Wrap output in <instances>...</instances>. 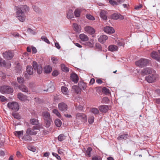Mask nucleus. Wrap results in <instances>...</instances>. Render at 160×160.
<instances>
[{
	"label": "nucleus",
	"mask_w": 160,
	"mask_h": 160,
	"mask_svg": "<svg viewBox=\"0 0 160 160\" xmlns=\"http://www.w3.org/2000/svg\"><path fill=\"white\" fill-rule=\"evenodd\" d=\"M73 28L75 31L78 32L81 30L80 26L76 23L73 24Z\"/></svg>",
	"instance_id": "nucleus-35"
},
{
	"label": "nucleus",
	"mask_w": 160,
	"mask_h": 160,
	"mask_svg": "<svg viewBox=\"0 0 160 160\" xmlns=\"http://www.w3.org/2000/svg\"><path fill=\"white\" fill-rule=\"evenodd\" d=\"M22 138L23 140L27 142H30L32 140V137L27 134L24 135Z\"/></svg>",
	"instance_id": "nucleus-31"
},
{
	"label": "nucleus",
	"mask_w": 160,
	"mask_h": 160,
	"mask_svg": "<svg viewBox=\"0 0 160 160\" xmlns=\"http://www.w3.org/2000/svg\"><path fill=\"white\" fill-rule=\"evenodd\" d=\"M73 11L72 10H69L67 14V17L68 18L71 19L73 17Z\"/></svg>",
	"instance_id": "nucleus-33"
},
{
	"label": "nucleus",
	"mask_w": 160,
	"mask_h": 160,
	"mask_svg": "<svg viewBox=\"0 0 160 160\" xmlns=\"http://www.w3.org/2000/svg\"><path fill=\"white\" fill-rule=\"evenodd\" d=\"M109 100L107 97H105L103 98L101 101V103H108L109 102Z\"/></svg>",
	"instance_id": "nucleus-44"
},
{
	"label": "nucleus",
	"mask_w": 160,
	"mask_h": 160,
	"mask_svg": "<svg viewBox=\"0 0 160 160\" xmlns=\"http://www.w3.org/2000/svg\"><path fill=\"white\" fill-rule=\"evenodd\" d=\"M76 119L77 121L85 123L87 122L86 115L84 113H78L76 114Z\"/></svg>",
	"instance_id": "nucleus-3"
},
{
	"label": "nucleus",
	"mask_w": 160,
	"mask_h": 160,
	"mask_svg": "<svg viewBox=\"0 0 160 160\" xmlns=\"http://www.w3.org/2000/svg\"><path fill=\"white\" fill-rule=\"evenodd\" d=\"M18 82L19 83H23L24 82V79L21 77H18L17 78Z\"/></svg>",
	"instance_id": "nucleus-52"
},
{
	"label": "nucleus",
	"mask_w": 160,
	"mask_h": 160,
	"mask_svg": "<svg viewBox=\"0 0 160 160\" xmlns=\"http://www.w3.org/2000/svg\"><path fill=\"white\" fill-rule=\"evenodd\" d=\"M27 72L29 75H32L33 73V68L31 66H28L27 68Z\"/></svg>",
	"instance_id": "nucleus-29"
},
{
	"label": "nucleus",
	"mask_w": 160,
	"mask_h": 160,
	"mask_svg": "<svg viewBox=\"0 0 160 160\" xmlns=\"http://www.w3.org/2000/svg\"><path fill=\"white\" fill-rule=\"evenodd\" d=\"M65 137L63 134H61L58 136V140L60 141H62L65 139Z\"/></svg>",
	"instance_id": "nucleus-46"
},
{
	"label": "nucleus",
	"mask_w": 160,
	"mask_h": 160,
	"mask_svg": "<svg viewBox=\"0 0 160 160\" xmlns=\"http://www.w3.org/2000/svg\"><path fill=\"white\" fill-rule=\"evenodd\" d=\"M37 132L35 131L32 128L31 129L30 128H28L26 132V134L29 135H36L37 134Z\"/></svg>",
	"instance_id": "nucleus-20"
},
{
	"label": "nucleus",
	"mask_w": 160,
	"mask_h": 160,
	"mask_svg": "<svg viewBox=\"0 0 160 160\" xmlns=\"http://www.w3.org/2000/svg\"><path fill=\"white\" fill-rule=\"evenodd\" d=\"M103 30L107 34L113 33L115 32L114 29L112 27L106 26L104 28Z\"/></svg>",
	"instance_id": "nucleus-11"
},
{
	"label": "nucleus",
	"mask_w": 160,
	"mask_h": 160,
	"mask_svg": "<svg viewBox=\"0 0 160 160\" xmlns=\"http://www.w3.org/2000/svg\"><path fill=\"white\" fill-rule=\"evenodd\" d=\"M30 122L33 125L38 124H39L38 120L35 118H32L30 119Z\"/></svg>",
	"instance_id": "nucleus-34"
},
{
	"label": "nucleus",
	"mask_w": 160,
	"mask_h": 160,
	"mask_svg": "<svg viewBox=\"0 0 160 160\" xmlns=\"http://www.w3.org/2000/svg\"><path fill=\"white\" fill-rule=\"evenodd\" d=\"M92 160H101L100 157H98L96 156L93 157L92 158Z\"/></svg>",
	"instance_id": "nucleus-62"
},
{
	"label": "nucleus",
	"mask_w": 160,
	"mask_h": 160,
	"mask_svg": "<svg viewBox=\"0 0 160 160\" xmlns=\"http://www.w3.org/2000/svg\"><path fill=\"white\" fill-rule=\"evenodd\" d=\"M84 30L87 32L91 34H94L95 32L94 29L90 26L85 27Z\"/></svg>",
	"instance_id": "nucleus-12"
},
{
	"label": "nucleus",
	"mask_w": 160,
	"mask_h": 160,
	"mask_svg": "<svg viewBox=\"0 0 160 160\" xmlns=\"http://www.w3.org/2000/svg\"><path fill=\"white\" fill-rule=\"evenodd\" d=\"M72 90L74 91L77 94H79L81 92V89L79 87V86L74 85L72 86Z\"/></svg>",
	"instance_id": "nucleus-24"
},
{
	"label": "nucleus",
	"mask_w": 160,
	"mask_h": 160,
	"mask_svg": "<svg viewBox=\"0 0 160 160\" xmlns=\"http://www.w3.org/2000/svg\"><path fill=\"white\" fill-rule=\"evenodd\" d=\"M33 68L35 71H36L38 74H41L42 72V65L40 64H38L37 63L34 61L32 65Z\"/></svg>",
	"instance_id": "nucleus-5"
},
{
	"label": "nucleus",
	"mask_w": 160,
	"mask_h": 160,
	"mask_svg": "<svg viewBox=\"0 0 160 160\" xmlns=\"http://www.w3.org/2000/svg\"><path fill=\"white\" fill-rule=\"evenodd\" d=\"M52 112L53 113L55 114L57 117L60 118L61 117V114L59 112L58 110L56 109H54L52 110Z\"/></svg>",
	"instance_id": "nucleus-45"
},
{
	"label": "nucleus",
	"mask_w": 160,
	"mask_h": 160,
	"mask_svg": "<svg viewBox=\"0 0 160 160\" xmlns=\"http://www.w3.org/2000/svg\"><path fill=\"white\" fill-rule=\"evenodd\" d=\"M51 60L53 64H56L58 63V60L56 58L54 57L52 58Z\"/></svg>",
	"instance_id": "nucleus-58"
},
{
	"label": "nucleus",
	"mask_w": 160,
	"mask_h": 160,
	"mask_svg": "<svg viewBox=\"0 0 160 160\" xmlns=\"http://www.w3.org/2000/svg\"><path fill=\"white\" fill-rule=\"evenodd\" d=\"M108 37L106 35H102L98 38V41L102 43H104L108 39Z\"/></svg>",
	"instance_id": "nucleus-19"
},
{
	"label": "nucleus",
	"mask_w": 160,
	"mask_h": 160,
	"mask_svg": "<svg viewBox=\"0 0 160 160\" xmlns=\"http://www.w3.org/2000/svg\"><path fill=\"white\" fill-rule=\"evenodd\" d=\"M98 108L100 112L106 113L108 111L109 107L108 105H103L99 106Z\"/></svg>",
	"instance_id": "nucleus-13"
},
{
	"label": "nucleus",
	"mask_w": 160,
	"mask_h": 160,
	"mask_svg": "<svg viewBox=\"0 0 160 160\" xmlns=\"http://www.w3.org/2000/svg\"><path fill=\"white\" fill-rule=\"evenodd\" d=\"M23 130L15 131L14 132L15 135L19 138H20V137H21V136L23 134Z\"/></svg>",
	"instance_id": "nucleus-37"
},
{
	"label": "nucleus",
	"mask_w": 160,
	"mask_h": 160,
	"mask_svg": "<svg viewBox=\"0 0 160 160\" xmlns=\"http://www.w3.org/2000/svg\"><path fill=\"white\" fill-rule=\"evenodd\" d=\"M102 91L106 94H108L110 92L109 89L105 87H104L102 88Z\"/></svg>",
	"instance_id": "nucleus-54"
},
{
	"label": "nucleus",
	"mask_w": 160,
	"mask_h": 160,
	"mask_svg": "<svg viewBox=\"0 0 160 160\" xmlns=\"http://www.w3.org/2000/svg\"><path fill=\"white\" fill-rule=\"evenodd\" d=\"M42 116L44 120L50 119H51L50 114L48 112H43L42 113Z\"/></svg>",
	"instance_id": "nucleus-28"
},
{
	"label": "nucleus",
	"mask_w": 160,
	"mask_h": 160,
	"mask_svg": "<svg viewBox=\"0 0 160 160\" xmlns=\"http://www.w3.org/2000/svg\"><path fill=\"white\" fill-rule=\"evenodd\" d=\"M35 125V126H34L32 128L35 131L36 130H39L41 127V125L40 123L38 124H36Z\"/></svg>",
	"instance_id": "nucleus-50"
},
{
	"label": "nucleus",
	"mask_w": 160,
	"mask_h": 160,
	"mask_svg": "<svg viewBox=\"0 0 160 160\" xmlns=\"http://www.w3.org/2000/svg\"><path fill=\"white\" fill-rule=\"evenodd\" d=\"M17 11L16 12V17L21 22H23L26 19V16L24 13L28 11V7L26 5H20L16 7Z\"/></svg>",
	"instance_id": "nucleus-1"
},
{
	"label": "nucleus",
	"mask_w": 160,
	"mask_h": 160,
	"mask_svg": "<svg viewBox=\"0 0 160 160\" xmlns=\"http://www.w3.org/2000/svg\"><path fill=\"white\" fill-rule=\"evenodd\" d=\"M96 47L99 50H101L102 49V47L100 45L99 43H97L95 44Z\"/></svg>",
	"instance_id": "nucleus-60"
},
{
	"label": "nucleus",
	"mask_w": 160,
	"mask_h": 160,
	"mask_svg": "<svg viewBox=\"0 0 160 160\" xmlns=\"http://www.w3.org/2000/svg\"><path fill=\"white\" fill-rule=\"evenodd\" d=\"M157 75L155 73L149 75L145 77L146 80L149 83H152L154 82L156 80Z\"/></svg>",
	"instance_id": "nucleus-7"
},
{
	"label": "nucleus",
	"mask_w": 160,
	"mask_h": 160,
	"mask_svg": "<svg viewBox=\"0 0 160 160\" xmlns=\"http://www.w3.org/2000/svg\"><path fill=\"white\" fill-rule=\"evenodd\" d=\"M7 100L6 98L3 96H0V101L2 102H4Z\"/></svg>",
	"instance_id": "nucleus-57"
},
{
	"label": "nucleus",
	"mask_w": 160,
	"mask_h": 160,
	"mask_svg": "<svg viewBox=\"0 0 160 160\" xmlns=\"http://www.w3.org/2000/svg\"><path fill=\"white\" fill-rule=\"evenodd\" d=\"M58 108L59 109L62 111H65L68 109L67 105L63 102L59 103L58 104Z\"/></svg>",
	"instance_id": "nucleus-10"
},
{
	"label": "nucleus",
	"mask_w": 160,
	"mask_h": 160,
	"mask_svg": "<svg viewBox=\"0 0 160 160\" xmlns=\"http://www.w3.org/2000/svg\"><path fill=\"white\" fill-rule=\"evenodd\" d=\"M108 50L111 52L117 51L118 50V47L115 45H111L109 46Z\"/></svg>",
	"instance_id": "nucleus-26"
},
{
	"label": "nucleus",
	"mask_w": 160,
	"mask_h": 160,
	"mask_svg": "<svg viewBox=\"0 0 160 160\" xmlns=\"http://www.w3.org/2000/svg\"><path fill=\"white\" fill-rule=\"evenodd\" d=\"M8 107L10 109L17 111L19 109V106L16 102H9L8 104Z\"/></svg>",
	"instance_id": "nucleus-6"
},
{
	"label": "nucleus",
	"mask_w": 160,
	"mask_h": 160,
	"mask_svg": "<svg viewBox=\"0 0 160 160\" xmlns=\"http://www.w3.org/2000/svg\"><path fill=\"white\" fill-rule=\"evenodd\" d=\"M109 2L110 4L112 5H118L119 4H121L122 2H124V0H117L115 1L113 0H109Z\"/></svg>",
	"instance_id": "nucleus-17"
},
{
	"label": "nucleus",
	"mask_w": 160,
	"mask_h": 160,
	"mask_svg": "<svg viewBox=\"0 0 160 160\" xmlns=\"http://www.w3.org/2000/svg\"><path fill=\"white\" fill-rule=\"evenodd\" d=\"M91 112L94 115L98 114L99 113V111L96 108H93L91 109Z\"/></svg>",
	"instance_id": "nucleus-40"
},
{
	"label": "nucleus",
	"mask_w": 160,
	"mask_h": 160,
	"mask_svg": "<svg viewBox=\"0 0 160 160\" xmlns=\"http://www.w3.org/2000/svg\"><path fill=\"white\" fill-rule=\"evenodd\" d=\"M11 66L10 62L8 61L7 63L2 58L0 59V66L3 67L7 68H9Z\"/></svg>",
	"instance_id": "nucleus-9"
},
{
	"label": "nucleus",
	"mask_w": 160,
	"mask_h": 160,
	"mask_svg": "<svg viewBox=\"0 0 160 160\" xmlns=\"http://www.w3.org/2000/svg\"><path fill=\"white\" fill-rule=\"evenodd\" d=\"M92 150V148L90 147H89L87 149L85 153V155L87 157H91V153Z\"/></svg>",
	"instance_id": "nucleus-36"
},
{
	"label": "nucleus",
	"mask_w": 160,
	"mask_h": 160,
	"mask_svg": "<svg viewBox=\"0 0 160 160\" xmlns=\"http://www.w3.org/2000/svg\"><path fill=\"white\" fill-rule=\"evenodd\" d=\"M151 57L157 61L160 62V57L157 52H153L151 54Z\"/></svg>",
	"instance_id": "nucleus-16"
},
{
	"label": "nucleus",
	"mask_w": 160,
	"mask_h": 160,
	"mask_svg": "<svg viewBox=\"0 0 160 160\" xmlns=\"http://www.w3.org/2000/svg\"><path fill=\"white\" fill-rule=\"evenodd\" d=\"M128 135V134L122 135L118 137V139L120 141L126 140L127 138Z\"/></svg>",
	"instance_id": "nucleus-39"
},
{
	"label": "nucleus",
	"mask_w": 160,
	"mask_h": 160,
	"mask_svg": "<svg viewBox=\"0 0 160 160\" xmlns=\"http://www.w3.org/2000/svg\"><path fill=\"white\" fill-rule=\"evenodd\" d=\"M45 127L47 128L49 127L51 125V122L52 121L51 119H50L45 120Z\"/></svg>",
	"instance_id": "nucleus-42"
},
{
	"label": "nucleus",
	"mask_w": 160,
	"mask_h": 160,
	"mask_svg": "<svg viewBox=\"0 0 160 160\" xmlns=\"http://www.w3.org/2000/svg\"><path fill=\"white\" fill-rule=\"evenodd\" d=\"M86 17L87 18L91 20H93L95 19L90 14L86 15Z\"/></svg>",
	"instance_id": "nucleus-51"
},
{
	"label": "nucleus",
	"mask_w": 160,
	"mask_h": 160,
	"mask_svg": "<svg viewBox=\"0 0 160 160\" xmlns=\"http://www.w3.org/2000/svg\"><path fill=\"white\" fill-rule=\"evenodd\" d=\"M59 74V72L56 70H54L52 73V75L54 76H57Z\"/></svg>",
	"instance_id": "nucleus-59"
},
{
	"label": "nucleus",
	"mask_w": 160,
	"mask_h": 160,
	"mask_svg": "<svg viewBox=\"0 0 160 160\" xmlns=\"http://www.w3.org/2000/svg\"><path fill=\"white\" fill-rule=\"evenodd\" d=\"M81 10L79 9H76L74 11V15L76 17H78L80 16Z\"/></svg>",
	"instance_id": "nucleus-38"
},
{
	"label": "nucleus",
	"mask_w": 160,
	"mask_h": 160,
	"mask_svg": "<svg viewBox=\"0 0 160 160\" xmlns=\"http://www.w3.org/2000/svg\"><path fill=\"white\" fill-rule=\"evenodd\" d=\"M112 18L115 20H117L119 18L121 19H124V17L122 15L117 13H114L113 14L112 16Z\"/></svg>",
	"instance_id": "nucleus-21"
},
{
	"label": "nucleus",
	"mask_w": 160,
	"mask_h": 160,
	"mask_svg": "<svg viewBox=\"0 0 160 160\" xmlns=\"http://www.w3.org/2000/svg\"><path fill=\"white\" fill-rule=\"evenodd\" d=\"M55 125L58 127H60L62 125V122L60 119H57L55 121Z\"/></svg>",
	"instance_id": "nucleus-43"
},
{
	"label": "nucleus",
	"mask_w": 160,
	"mask_h": 160,
	"mask_svg": "<svg viewBox=\"0 0 160 160\" xmlns=\"http://www.w3.org/2000/svg\"><path fill=\"white\" fill-rule=\"evenodd\" d=\"M79 38L83 41H86L88 40V38L87 35L84 34H80L79 35Z\"/></svg>",
	"instance_id": "nucleus-30"
},
{
	"label": "nucleus",
	"mask_w": 160,
	"mask_h": 160,
	"mask_svg": "<svg viewBox=\"0 0 160 160\" xmlns=\"http://www.w3.org/2000/svg\"><path fill=\"white\" fill-rule=\"evenodd\" d=\"M70 79L75 83H77L78 82L79 78L78 76L76 74L73 73L71 74Z\"/></svg>",
	"instance_id": "nucleus-15"
},
{
	"label": "nucleus",
	"mask_w": 160,
	"mask_h": 160,
	"mask_svg": "<svg viewBox=\"0 0 160 160\" xmlns=\"http://www.w3.org/2000/svg\"><path fill=\"white\" fill-rule=\"evenodd\" d=\"M27 32L32 34H35L36 33V31L32 30L30 28H28L27 29Z\"/></svg>",
	"instance_id": "nucleus-48"
},
{
	"label": "nucleus",
	"mask_w": 160,
	"mask_h": 160,
	"mask_svg": "<svg viewBox=\"0 0 160 160\" xmlns=\"http://www.w3.org/2000/svg\"><path fill=\"white\" fill-rule=\"evenodd\" d=\"M52 71V68L49 65L46 66L44 68V72L46 73H50Z\"/></svg>",
	"instance_id": "nucleus-23"
},
{
	"label": "nucleus",
	"mask_w": 160,
	"mask_h": 160,
	"mask_svg": "<svg viewBox=\"0 0 160 160\" xmlns=\"http://www.w3.org/2000/svg\"><path fill=\"white\" fill-rule=\"evenodd\" d=\"M19 89L22 91L28 92V88L24 85H21L18 86Z\"/></svg>",
	"instance_id": "nucleus-22"
},
{
	"label": "nucleus",
	"mask_w": 160,
	"mask_h": 160,
	"mask_svg": "<svg viewBox=\"0 0 160 160\" xmlns=\"http://www.w3.org/2000/svg\"><path fill=\"white\" fill-rule=\"evenodd\" d=\"M0 91L2 93H10L13 92V90L9 86H4L1 88Z\"/></svg>",
	"instance_id": "nucleus-4"
},
{
	"label": "nucleus",
	"mask_w": 160,
	"mask_h": 160,
	"mask_svg": "<svg viewBox=\"0 0 160 160\" xmlns=\"http://www.w3.org/2000/svg\"><path fill=\"white\" fill-rule=\"evenodd\" d=\"M12 115L15 118L17 119H19L20 118V116L18 113H12Z\"/></svg>",
	"instance_id": "nucleus-53"
},
{
	"label": "nucleus",
	"mask_w": 160,
	"mask_h": 160,
	"mask_svg": "<svg viewBox=\"0 0 160 160\" xmlns=\"http://www.w3.org/2000/svg\"><path fill=\"white\" fill-rule=\"evenodd\" d=\"M94 118L92 116H91L89 117L88 119V122L89 124L92 123L94 121Z\"/></svg>",
	"instance_id": "nucleus-47"
},
{
	"label": "nucleus",
	"mask_w": 160,
	"mask_h": 160,
	"mask_svg": "<svg viewBox=\"0 0 160 160\" xmlns=\"http://www.w3.org/2000/svg\"><path fill=\"white\" fill-rule=\"evenodd\" d=\"M17 98L21 101H25L28 100L27 96L20 92L17 95Z\"/></svg>",
	"instance_id": "nucleus-14"
},
{
	"label": "nucleus",
	"mask_w": 160,
	"mask_h": 160,
	"mask_svg": "<svg viewBox=\"0 0 160 160\" xmlns=\"http://www.w3.org/2000/svg\"><path fill=\"white\" fill-rule=\"evenodd\" d=\"M149 63V60L148 59L141 58L140 59L136 61L135 65L138 67L142 68L147 65Z\"/></svg>",
	"instance_id": "nucleus-2"
},
{
	"label": "nucleus",
	"mask_w": 160,
	"mask_h": 160,
	"mask_svg": "<svg viewBox=\"0 0 160 160\" xmlns=\"http://www.w3.org/2000/svg\"><path fill=\"white\" fill-rule=\"evenodd\" d=\"M152 72V70L150 68H146L142 71V73L143 75L149 74Z\"/></svg>",
	"instance_id": "nucleus-18"
},
{
	"label": "nucleus",
	"mask_w": 160,
	"mask_h": 160,
	"mask_svg": "<svg viewBox=\"0 0 160 160\" xmlns=\"http://www.w3.org/2000/svg\"><path fill=\"white\" fill-rule=\"evenodd\" d=\"M28 149L30 151H31L33 152H35L36 150L34 147L33 146H29L28 147Z\"/></svg>",
	"instance_id": "nucleus-55"
},
{
	"label": "nucleus",
	"mask_w": 160,
	"mask_h": 160,
	"mask_svg": "<svg viewBox=\"0 0 160 160\" xmlns=\"http://www.w3.org/2000/svg\"><path fill=\"white\" fill-rule=\"evenodd\" d=\"M13 53L10 51L5 52L3 53L4 58L8 60L11 59L13 57Z\"/></svg>",
	"instance_id": "nucleus-8"
},
{
	"label": "nucleus",
	"mask_w": 160,
	"mask_h": 160,
	"mask_svg": "<svg viewBox=\"0 0 160 160\" xmlns=\"http://www.w3.org/2000/svg\"><path fill=\"white\" fill-rule=\"evenodd\" d=\"M52 154L53 156L57 158V159L58 160L61 159L60 157L57 154L52 152Z\"/></svg>",
	"instance_id": "nucleus-61"
},
{
	"label": "nucleus",
	"mask_w": 160,
	"mask_h": 160,
	"mask_svg": "<svg viewBox=\"0 0 160 160\" xmlns=\"http://www.w3.org/2000/svg\"><path fill=\"white\" fill-rule=\"evenodd\" d=\"M32 52L33 53H35L37 52V49L36 48L34 47H32Z\"/></svg>",
	"instance_id": "nucleus-64"
},
{
	"label": "nucleus",
	"mask_w": 160,
	"mask_h": 160,
	"mask_svg": "<svg viewBox=\"0 0 160 160\" xmlns=\"http://www.w3.org/2000/svg\"><path fill=\"white\" fill-rule=\"evenodd\" d=\"M125 42L124 40H121L119 41L118 45L119 46H123L125 45Z\"/></svg>",
	"instance_id": "nucleus-49"
},
{
	"label": "nucleus",
	"mask_w": 160,
	"mask_h": 160,
	"mask_svg": "<svg viewBox=\"0 0 160 160\" xmlns=\"http://www.w3.org/2000/svg\"><path fill=\"white\" fill-rule=\"evenodd\" d=\"M61 91L62 93L65 95H68V94L69 91L68 88L64 86L61 87Z\"/></svg>",
	"instance_id": "nucleus-32"
},
{
	"label": "nucleus",
	"mask_w": 160,
	"mask_h": 160,
	"mask_svg": "<svg viewBox=\"0 0 160 160\" xmlns=\"http://www.w3.org/2000/svg\"><path fill=\"white\" fill-rule=\"evenodd\" d=\"M78 85L81 90L82 89L83 90H85L87 87L86 84L83 82H80L78 83Z\"/></svg>",
	"instance_id": "nucleus-27"
},
{
	"label": "nucleus",
	"mask_w": 160,
	"mask_h": 160,
	"mask_svg": "<svg viewBox=\"0 0 160 160\" xmlns=\"http://www.w3.org/2000/svg\"><path fill=\"white\" fill-rule=\"evenodd\" d=\"M61 68L63 72H67L69 71L68 68L66 67L64 64L61 65Z\"/></svg>",
	"instance_id": "nucleus-41"
},
{
	"label": "nucleus",
	"mask_w": 160,
	"mask_h": 160,
	"mask_svg": "<svg viewBox=\"0 0 160 160\" xmlns=\"http://www.w3.org/2000/svg\"><path fill=\"white\" fill-rule=\"evenodd\" d=\"M107 12L104 10H102L100 13V16L101 18L103 20H106L107 19L106 16Z\"/></svg>",
	"instance_id": "nucleus-25"
},
{
	"label": "nucleus",
	"mask_w": 160,
	"mask_h": 160,
	"mask_svg": "<svg viewBox=\"0 0 160 160\" xmlns=\"http://www.w3.org/2000/svg\"><path fill=\"white\" fill-rule=\"evenodd\" d=\"M55 45L56 47L58 49H59L61 48V47L60 46L58 42H55Z\"/></svg>",
	"instance_id": "nucleus-63"
},
{
	"label": "nucleus",
	"mask_w": 160,
	"mask_h": 160,
	"mask_svg": "<svg viewBox=\"0 0 160 160\" xmlns=\"http://www.w3.org/2000/svg\"><path fill=\"white\" fill-rule=\"evenodd\" d=\"M41 39L42 40H43L44 42L47 43H50V42L48 39L44 36H42L41 37Z\"/></svg>",
	"instance_id": "nucleus-56"
}]
</instances>
